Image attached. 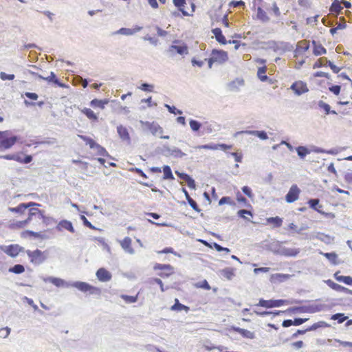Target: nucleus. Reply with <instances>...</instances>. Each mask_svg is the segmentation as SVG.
Segmentation results:
<instances>
[{
  "label": "nucleus",
  "mask_w": 352,
  "mask_h": 352,
  "mask_svg": "<svg viewBox=\"0 0 352 352\" xmlns=\"http://www.w3.org/2000/svg\"><path fill=\"white\" fill-rule=\"evenodd\" d=\"M41 278L43 279V280L44 282H45V283L50 282L58 287H73L82 292H89L90 294H96V293H98L100 292V289L98 288L95 287L85 282L76 281V282L68 283V282H66L65 280H64L63 279H61L60 278L53 277V276H49V277L42 276Z\"/></svg>",
  "instance_id": "1"
},
{
  "label": "nucleus",
  "mask_w": 352,
  "mask_h": 352,
  "mask_svg": "<svg viewBox=\"0 0 352 352\" xmlns=\"http://www.w3.org/2000/svg\"><path fill=\"white\" fill-rule=\"evenodd\" d=\"M169 56H173L177 53L179 55L188 54V46L180 40H175L166 50Z\"/></svg>",
  "instance_id": "2"
},
{
  "label": "nucleus",
  "mask_w": 352,
  "mask_h": 352,
  "mask_svg": "<svg viewBox=\"0 0 352 352\" xmlns=\"http://www.w3.org/2000/svg\"><path fill=\"white\" fill-rule=\"evenodd\" d=\"M2 132L5 133H3L4 134L0 138V152L10 149L19 140V137L16 135L8 138V136L10 134L9 131H3Z\"/></svg>",
  "instance_id": "3"
},
{
  "label": "nucleus",
  "mask_w": 352,
  "mask_h": 352,
  "mask_svg": "<svg viewBox=\"0 0 352 352\" xmlns=\"http://www.w3.org/2000/svg\"><path fill=\"white\" fill-rule=\"evenodd\" d=\"M140 123L144 131H148L154 136L162 135L164 133L163 128L155 122L140 120Z\"/></svg>",
  "instance_id": "4"
},
{
  "label": "nucleus",
  "mask_w": 352,
  "mask_h": 352,
  "mask_svg": "<svg viewBox=\"0 0 352 352\" xmlns=\"http://www.w3.org/2000/svg\"><path fill=\"white\" fill-rule=\"evenodd\" d=\"M44 216L45 215L43 211L38 210L37 208L32 206L28 210V217L24 221H19L17 223V225L19 227H23L29 222H30L31 221H32L34 219L42 220Z\"/></svg>",
  "instance_id": "5"
},
{
  "label": "nucleus",
  "mask_w": 352,
  "mask_h": 352,
  "mask_svg": "<svg viewBox=\"0 0 352 352\" xmlns=\"http://www.w3.org/2000/svg\"><path fill=\"white\" fill-rule=\"evenodd\" d=\"M78 137L82 140L84 142H85L86 144H88L91 148L96 149L98 154L101 156H107L109 157V155L108 152L106 151L104 148L101 146L100 144L96 143L93 139L91 138L83 135H78Z\"/></svg>",
  "instance_id": "6"
},
{
  "label": "nucleus",
  "mask_w": 352,
  "mask_h": 352,
  "mask_svg": "<svg viewBox=\"0 0 352 352\" xmlns=\"http://www.w3.org/2000/svg\"><path fill=\"white\" fill-rule=\"evenodd\" d=\"M26 254L30 258V261L35 265H40L46 259L43 252L38 249L34 251L27 250Z\"/></svg>",
  "instance_id": "7"
},
{
  "label": "nucleus",
  "mask_w": 352,
  "mask_h": 352,
  "mask_svg": "<svg viewBox=\"0 0 352 352\" xmlns=\"http://www.w3.org/2000/svg\"><path fill=\"white\" fill-rule=\"evenodd\" d=\"M153 270H161L162 272L157 274L163 278L169 277L174 272L173 267L170 264L156 263L153 267Z\"/></svg>",
  "instance_id": "8"
},
{
  "label": "nucleus",
  "mask_w": 352,
  "mask_h": 352,
  "mask_svg": "<svg viewBox=\"0 0 352 352\" xmlns=\"http://www.w3.org/2000/svg\"><path fill=\"white\" fill-rule=\"evenodd\" d=\"M287 302L286 300L278 299V300H264L263 298L259 300L258 306H261L265 308L279 307L283 305Z\"/></svg>",
  "instance_id": "9"
},
{
  "label": "nucleus",
  "mask_w": 352,
  "mask_h": 352,
  "mask_svg": "<svg viewBox=\"0 0 352 352\" xmlns=\"http://www.w3.org/2000/svg\"><path fill=\"white\" fill-rule=\"evenodd\" d=\"M1 250L8 256L16 257L19 252H23L24 248L18 244H11L2 247Z\"/></svg>",
  "instance_id": "10"
},
{
  "label": "nucleus",
  "mask_w": 352,
  "mask_h": 352,
  "mask_svg": "<svg viewBox=\"0 0 352 352\" xmlns=\"http://www.w3.org/2000/svg\"><path fill=\"white\" fill-rule=\"evenodd\" d=\"M300 192V190L297 185H292L285 195V201L289 204L294 202L298 199Z\"/></svg>",
  "instance_id": "11"
},
{
  "label": "nucleus",
  "mask_w": 352,
  "mask_h": 352,
  "mask_svg": "<svg viewBox=\"0 0 352 352\" xmlns=\"http://www.w3.org/2000/svg\"><path fill=\"white\" fill-rule=\"evenodd\" d=\"M163 153L165 155H171L174 157L182 158L186 155V153L182 152L180 149L176 147L170 148L167 144L163 145Z\"/></svg>",
  "instance_id": "12"
},
{
  "label": "nucleus",
  "mask_w": 352,
  "mask_h": 352,
  "mask_svg": "<svg viewBox=\"0 0 352 352\" xmlns=\"http://www.w3.org/2000/svg\"><path fill=\"white\" fill-rule=\"evenodd\" d=\"M232 148V145H228L226 144H214L210 143L208 144L199 145L195 147V148L198 149H207V150H218L221 149L222 151H226L228 149H230Z\"/></svg>",
  "instance_id": "13"
},
{
  "label": "nucleus",
  "mask_w": 352,
  "mask_h": 352,
  "mask_svg": "<svg viewBox=\"0 0 352 352\" xmlns=\"http://www.w3.org/2000/svg\"><path fill=\"white\" fill-rule=\"evenodd\" d=\"M211 56L213 57L215 62L219 64L224 63L228 59V53L221 50H212Z\"/></svg>",
  "instance_id": "14"
},
{
  "label": "nucleus",
  "mask_w": 352,
  "mask_h": 352,
  "mask_svg": "<svg viewBox=\"0 0 352 352\" xmlns=\"http://www.w3.org/2000/svg\"><path fill=\"white\" fill-rule=\"evenodd\" d=\"M40 204L34 203V202H28V203H21L19 204L16 207L8 208V210L12 212H16L19 214H23L25 210L28 209L32 206H39Z\"/></svg>",
  "instance_id": "15"
},
{
  "label": "nucleus",
  "mask_w": 352,
  "mask_h": 352,
  "mask_svg": "<svg viewBox=\"0 0 352 352\" xmlns=\"http://www.w3.org/2000/svg\"><path fill=\"white\" fill-rule=\"evenodd\" d=\"M277 254L285 256H296L300 253L299 248H289L286 247H279L278 250H275Z\"/></svg>",
  "instance_id": "16"
},
{
  "label": "nucleus",
  "mask_w": 352,
  "mask_h": 352,
  "mask_svg": "<svg viewBox=\"0 0 352 352\" xmlns=\"http://www.w3.org/2000/svg\"><path fill=\"white\" fill-rule=\"evenodd\" d=\"M290 89L298 96H300L302 94L309 91V89L307 86V84L302 81L294 82L291 85Z\"/></svg>",
  "instance_id": "17"
},
{
  "label": "nucleus",
  "mask_w": 352,
  "mask_h": 352,
  "mask_svg": "<svg viewBox=\"0 0 352 352\" xmlns=\"http://www.w3.org/2000/svg\"><path fill=\"white\" fill-rule=\"evenodd\" d=\"M96 276L98 280L102 283L108 282L112 278L111 274L104 267L99 268L96 271Z\"/></svg>",
  "instance_id": "18"
},
{
  "label": "nucleus",
  "mask_w": 352,
  "mask_h": 352,
  "mask_svg": "<svg viewBox=\"0 0 352 352\" xmlns=\"http://www.w3.org/2000/svg\"><path fill=\"white\" fill-rule=\"evenodd\" d=\"M142 30V26L135 25L133 28H121L118 31L114 32L115 34H122L125 36L133 35Z\"/></svg>",
  "instance_id": "19"
},
{
  "label": "nucleus",
  "mask_w": 352,
  "mask_h": 352,
  "mask_svg": "<svg viewBox=\"0 0 352 352\" xmlns=\"http://www.w3.org/2000/svg\"><path fill=\"white\" fill-rule=\"evenodd\" d=\"M248 134V135H253L257 136L258 138L263 140H265L268 138L267 134L265 131H251V130H245L241 131L236 133L235 135L239 134Z\"/></svg>",
  "instance_id": "20"
},
{
  "label": "nucleus",
  "mask_w": 352,
  "mask_h": 352,
  "mask_svg": "<svg viewBox=\"0 0 352 352\" xmlns=\"http://www.w3.org/2000/svg\"><path fill=\"white\" fill-rule=\"evenodd\" d=\"M131 239L129 236H126L120 242V245L125 252L130 254H133L135 251L131 247Z\"/></svg>",
  "instance_id": "21"
},
{
  "label": "nucleus",
  "mask_w": 352,
  "mask_h": 352,
  "mask_svg": "<svg viewBox=\"0 0 352 352\" xmlns=\"http://www.w3.org/2000/svg\"><path fill=\"white\" fill-rule=\"evenodd\" d=\"M56 228L59 232L62 231L63 229H65L72 233H74L75 232L72 223L67 220H61L58 223Z\"/></svg>",
  "instance_id": "22"
},
{
  "label": "nucleus",
  "mask_w": 352,
  "mask_h": 352,
  "mask_svg": "<svg viewBox=\"0 0 352 352\" xmlns=\"http://www.w3.org/2000/svg\"><path fill=\"white\" fill-rule=\"evenodd\" d=\"M117 132L122 140L126 141L128 143H130L131 138L128 129L125 126L122 125L118 126Z\"/></svg>",
  "instance_id": "23"
},
{
  "label": "nucleus",
  "mask_w": 352,
  "mask_h": 352,
  "mask_svg": "<svg viewBox=\"0 0 352 352\" xmlns=\"http://www.w3.org/2000/svg\"><path fill=\"white\" fill-rule=\"evenodd\" d=\"M244 85V80L241 78H236L228 84V87L231 91H239V87Z\"/></svg>",
  "instance_id": "24"
},
{
  "label": "nucleus",
  "mask_w": 352,
  "mask_h": 352,
  "mask_svg": "<svg viewBox=\"0 0 352 352\" xmlns=\"http://www.w3.org/2000/svg\"><path fill=\"white\" fill-rule=\"evenodd\" d=\"M320 200L318 199H310L307 204H309V208L311 209L317 211L318 212L324 214V215H329V214H327L324 212H322L320 210V208L322 206L319 204Z\"/></svg>",
  "instance_id": "25"
},
{
  "label": "nucleus",
  "mask_w": 352,
  "mask_h": 352,
  "mask_svg": "<svg viewBox=\"0 0 352 352\" xmlns=\"http://www.w3.org/2000/svg\"><path fill=\"white\" fill-rule=\"evenodd\" d=\"M212 33L214 35L217 41L220 44L226 45L228 43L220 28H216L212 29Z\"/></svg>",
  "instance_id": "26"
},
{
  "label": "nucleus",
  "mask_w": 352,
  "mask_h": 352,
  "mask_svg": "<svg viewBox=\"0 0 352 352\" xmlns=\"http://www.w3.org/2000/svg\"><path fill=\"white\" fill-rule=\"evenodd\" d=\"M232 329L234 331L240 333L243 338H249V339H254L255 338L254 333L252 332L249 330L242 329L240 327H232Z\"/></svg>",
  "instance_id": "27"
},
{
  "label": "nucleus",
  "mask_w": 352,
  "mask_h": 352,
  "mask_svg": "<svg viewBox=\"0 0 352 352\" xmlns=\"http://www.w3.org/2000/svg\"><path fill=\"white\" fill-rule=\"evenodd\" d=\"M182 192L184 193L186 199L188 204L190 205V206L194 210L199 212L201 211V210L199 209L197 202L190 197V196L188 192L186 190V189L183 188H182Z\"/></svg>",
  "instance_id": "28"
},
{
  "label": "nucleus",
  "mask_w": 352,
  "mask_h": 352,
  "mask_svg": "<svg viewBox=\"0 0 352 352\" xmlns=\"http://www.w3.org/2000/svg\"><path fill=\"white\" fill-rule=\"evenodd\" d=\"M339 272H337L333 274V276L337 281L344 283L347 285H352V277L349 276L339 275Z\"/></svg>",
  "instance_id": "29"
},
{
  "label": "nucleus",
  "mask_w": 352,
  "mask_h": 352,
  "mask_svg": "<svg viewBox=\"0 0 352 352\" xmlns=\"http://www.w3.org/2000/svg\"><path fill=\"white\" fill-rule=\"evenodd\" d=\"M312 44L314 45L313 53L314 55L320 56L327 53V50L321 44H318L315 41H312Z\"/></svg>",
  "instance_id": "30"
},
{
  "label": "nucleus",
  "mask_w": 352,
  "mask_h": 352,
  "mask_svg": "<svg viewBox=\"0 0 352 352\" xmlns=\"http://www.w3.org/2000/svg\"><path fill=\"white\" fill-rule=\"evenodd\" d=\"M313 239H318L327 244L331 243L333 240V238L331 236L322 232H318L314 236H313Z\"/></svg>",
  "instance_id": "31"
},
{
  "label": "nucleus",
  "mask_w": 352,
  "mask_h": 352,
  "mask_svg": "<svg viewBox=\"0 0 352 352\" xmlns=\"http://www.w3.org/2000/svg\"><path fill=\"white\" fill-rule=\"evenodd\" d=\"M189 307L180 303L177 298L175 299V303L171 306L170 310L181 311L182 310H185L186 312L189 311Z\"/></svg>",
  "instance_id": "32"
},
{
  "label": "nucleus",
  "mask_w": 352,
  "mask_h": 352,
  "mask_svg": "<svg viewBox=\"0 0 352 352\" xmlns=\"http://www.w3.org/2000/svg\"><path fill=\"white\" fill-rule=\"evenodd\" d=\"M173 4L178 10L182 13L184 16H188L189 14L185 10L184 6L186 4V0H173Z\"/></svg>",
  "instance_id": "33"
},
{
  "label": "nucleus",
  "mask_w": 352,
  "mask_h": 352,
  "mask_svg": "<svg viewBox=\"0 0 352 352\" xmlns=\"http://www.w3.org/2000/svg\"><path fill=\"white\" fill-rule=\"evenodd\" d=\"M256 18L263 23H267L270 21V17L261 7H258L257 8Z\"/></svg>",
  "instance_id": "34"
},
{
  "label": "nucleus",
  "mask_w": 352,
  "mask_h": 352,
  "mask_svg": "<svg viewBox=\"0 0 352 352\" xmlns=\"http://www.w3.org/2000/svg\"><path fill=\"white\" fill-rule=\"evenodd\" d=\"M295 149L297 152L298 157L300 159H304L306 157V155L309 154L311 152L310 150L305 146H299L296 147Z\"/></svg>",
  "instance_id": "35"
},
{
  "label": "nucleus",
  "mask_w": 352,
  "mask_h": 352,
  "mask_svg": "<svg viewBox=\"0 0 352 352\" xmlns=\"http://www.w3.org/2000/svg\"><path fill=\"white\" fill-rule=\"evenodd\" d=\"M318 105L320 109H322L325 111V113L327 115L330 114V113L335 114V115L337 114V112L336 111L331 110V107L329 104L323 102L322 100H320L318 103Z\"/></svg>",
  "instance_id": "36"
},
{
  "label": "nucleus",
  "mask_w": 352,
  "mask_h": 352,
  "mask_svg": "<svg viewBox=\"0 0 352 352\" xmlns=\"http://www.w3.org/2000/svg\"><path fill=\"white\" fill-rule=\"evenodd\" d=\"M324 305L321 304H311L307 305V313L314 314L322 311Z\"/></svg>",
  "instance_id": "37"
},
{
  "label": "nucleus",
  "mask_w": 352,
  "mask_h": 352,
  "mask_svg": "<svg viewBox=\"0 0 352 352\" xmlns=\"http://www.w3.org/2000/svg\"><path fill=\"white\" fill-rule=\"evenodd\" d=\"M267 222L273 224L274 228H280L282 226L283 219L278 216L269 217L267 219Z\"/></svg>",
  "instance_id": "38"
},
{
  "label": "nucleus",
  "mask_w": 352,
  "mask_h": 352,
  "mask_svg": "<svg viewBox=\"0 0 352 352\" xmlns=\"http://www.w3.org/2000/svg\"><path fill=\"white\" fill-rule=\"evenodd\" d=\"M267 68L265 66L261 67L258 69L257 76L262 82H265L268 79V76L265 75Z\"/></svg>",
  "instance_id": "39"
},
{
  "label": "nucleus",
  "mask_w": 352,
  "mask_h": 352,
  "mask_svg": "<svg viewBox=\"0 0 352 352\" xmlns=\"http://www.w3.org/2000/svg\"><path fill=\"white\" fill-rule=\"evenodd\" d=\"M163 173H164V176H163L164 179H174V176L173 175L171 168L169 166H168V165L164 166Z\"/></svg>",
  "instance_id": "40"
},
{
  "label": "nucleus",
  "mask_w": 352,
  "mask_h": 352,
  "mask_svg": "<svg viewBox=\"0 0 352 352\" xmlns=\"http://www.w3.org/2000/svg\"><path fill=\"white\" fill-rule=\"evenodd\" d=\"M221 274L228 280H231L234 276V270L233 268L227 267L221 271Z\"/></svg>",
  "instance_id": "41"
},
{
  "label": "nucleus",
  "mask_w": 352,
  "mask_h": 352,
  "mask_svg": "<svg viewBox=\"0 0 352 352\" xmlns=\"http://www.w3.org/2000/svg\"><path fill=\"white\" fill-rule=\"evenodd\" d=\"M21 236L23 237H26L27 236H34V238L43 239V235L41 232H36L31 230H26L23 232Z\"/></svg>",
  "instance_id": "42"
},
{
  "label": "nucleus",
  "mask_w": 352,
  "mask_h": 352,
  "mask_svg": "<svg viewBox=\"0 0 352 352\" xmlns=\"http://www.w3.org/2000/svg\"><path fill=\"white\" fill-rule=\"evenodd\" d=\"M329 327V324L327 322H325L324 321H320V322L314 323L311 326L309 327L307 329V331H315L317 329L320 328V327Z\"/></svg>",
  "instance_id": "43"
},
{
  "label": "nucleus",
  "mask_w": 352,
  "mask_h": 352,
  "mask_svg": "<svg viewBox=\"0 0 352 352\" xmlns=\"http://www.w3.org/2000/svg\"><path fill=\"white\" fill-rule=\"evenodd\" d=\"M82 112L90 120H97L98 116L95 114V113L89 108H84L82 110Z\"/></svg>",
  "instance_id": "44"
},
{
  "label": "nucleus",
  "mask_w": 352,
  "mask_h": 352,
  "mask_svg": "<svg viewBox=\"0 0 352 352\" xmlns=\"http://www.w3.org/2000/svg\"><path fill=\"white\" fill-rule=\"evenodd\" d=\"M24 271H25V267L23 265H21V264H16L13 267H10L9 269V272L16 274H20L24 272Z\"/></svg>",
  "instance_id": "45"
},
{
  "label": "nucleus",
  "mask_w": 352,
  "mask_h": 352,
  "mask_svg": "<svg viewBox=\"0 0 352 352\" xmlns=\"http://www.w3.org/2000/svg\"><path fill=\"white\" fill-rule=\"evenodd\" d=\"M342 10V7L340 5V3L338 0H335L330 8V10L333 12H336L338 14L341 12Z\"/></svg>",
  "instance_id": "46"
},
{
  "label": "nucleus",
  "mask_w": 352,
  "mask_h": 352,
  "mask_svg": "<svg viewBox=\"0 0 352 352\" xmlns=\"http://www.w3.org/2000/svg\"><path fill=\"white\" fill-rule=\"evenodd\" d=\"M332 320H337L338 323H342L344 322L348 317L345 316L344 314L337 313L331 316Z\"/></svg>",
  "instance_id": "47"
},
{
  "label": "nucleus",
  "mask_w": 352,
  "mask_h": 352,
  "mask_svg": "<svg viewBox=\"0 0 352 352\" xmlns=\"http://www.w3.org/2000/svg\"><path fill=\"white\" fill-rule=\"evenodd\" d=\"M189 124L192 131L195 132L198 131L201 126V124L199 122L192 119L190 120Z\"/></svg>",
  "instance_id": "48"
},
{
  "label": "nucleus",
  "mask_w": 352,
  "mask_h": 352,
  "mask_svg": "<svg viewBox=\"0 0 352 352\" xmlns=\"http://www.w3.org/2000/svg\"><path fill=\"white\" fill-rule=\"evenodd\" d=\"M120 297L126 302V303H133L138 300V296H129L126 294H122Z\"/></svg>",
  "instance_id": "49"
},
{
  "label": "nucleus",
  "mask_w": 352,
  "mask_h": 352,
  "mask_svg": "<svg viewBox=\"0 0 352 352\" xmlns=\"http://www.w3.org/2000/svg\"><path fill=\"white\" fill-rule=\"evenodd\" d=\"M323 256L326 257L333 264H336L337 254L335 252L322 253Z\"/></svg>",
  "instance_id": "50"
},
{
  "label": "nucleus",
  "mask_w": 352,
  "mask_h": 352,
  "mask_svg": "<svg viewBox=\"0 0 352 352\" xmlns=\"http://www.w3.org/2000/svg\"><path fill=\"white\" fill-rule=\"evenodd\" d=\"M324 283H325L330 288L335 291L338 292L339 289H340V285L334 283L331 279L324 280Z\"/></svg>",
  "instance_id": "51"
},
{
  "label": "nucleus",
  "mask_w": 352,
  "mask_h": 352,
  "mask_svg": "<svg viewBox=\"0 0 352 352\" xmlns=\"http://www.w3.org/2000/svg\"><path fill=\"white\" fill-rule=\"evenodd\" d=\"M38 78L40 79L47 80L48 82H54L55 81L58 82V78H56V74L53 72H50V76L48 77H43L41 75H38Z\"/></svg>",
  "instance_id": "52"
},
{
  "label": "nucleus",
  "mask_w": 352,
  "mask_h": 352,
  "mask_svg": "<svg viewBox=\"0 0 352 352\" xmlns=\"http://www.w3.org/2000/svg\"><path fill=\"white\" fill-rule=\"evenodd\" d=\"M154 85L152 84H148L147 82L142 83L139 89L144 91L146 92H153V91Z\"/></svg>",
  "instance_id": "53"
},
{
  "label": "nucleus",
  "mask_w": 352,
  "mask_h": 352,
  "mask_svg": "<svg viewBox=\"0 0 352 352\" xmlns=\"http://www.w3.org/2000/svg\"><path fill=\"white\" fill-rule=\"evenodd\" d=\"M326 61H328L327 58H320L317 60V61L314 64L313 68H319L324 66H326Z\"/></svg>",
  "instance_id": "54"
},
{
  "label": "nucleus",
  "mask_w": 352,
  "mask_h": 352,
  "mask_svg": "<svg viewBox=\"0 0 352 352\" xmlns=\"http://www.w3.org/2000/svg\"><path fill=\"white\" fill-rule=\"evenodd\" d=\"M164 107L168 109V111L173 114L175 115H181L182 113V111L179 109H177L175 106H170L168 104H165Z\"/></svg>",
  "instance_id": "55"
},
{
  "label": "nucleus",
  "mask_w": 352,
  "mask_h": 352,
  "mask_svg": "<svg viewBox=\"0 0 352 352\" xmlns=\"http://www.w3.org/2000/svg\"><path fill=\"white\" fill-rule=\"evenodd\" d=\"M237 214L239 217H240L241 218H243L245 220H248L249 221H251L249 219H248L245 214H248V215H250V216H252V213L250 210H245V209H241L238 211L237 212Z\"/></svg>",
  "instance_id": "56"
},
{
  "label": "nucleus",
  "mask_w": 352,
  "mask_h": 352,
  "mask_svg": "<svg viewBox=\"0 0 352 352\" xmlns=\"http://www.w3.org/2000/svg\"><path fill=\"white\" fill-rule=\"evenodd\" d=\"M159 254H168V253H171L173 254H174L175 256H179V257H181V255L175 252L173 248H170V247H168V248H164L162 250L158 252Z\"/></svg>",
  "instance_id": "57"
},
{
  "label": "nucleus",
  "mask_w": 352,
  "mask_h": 352,
  "mask_svg": "<svg viewBox=\"0 0 352 352\" xmlns=\"http://www.w3.org/2000/svg\"><path fill=\"white\" fill-rule=\"evenodd\" d=\"M298 44H300V52H306L309 48V43L305 40L298 42Z\"/></svg>",
  "instance_id": "58"
},
{
  "label": "nucleus",
  "mask_w": 352,
  "mask_h": 352,
  "mask_svg": "<svg viewBox=\"0 0 352 352\" xmlns=\"http://www.w3.org/2000/svg\"><path fill=\"white\" fill-rule=\"evenodd\" d=\"M283 311H261V313H258V316H265L273 315V316H276L279 315Z\"/></svg>",
  "instance_id": "59"
},
{
  "label": "nucleus",
  "mask_w": 352,
  "mask_h": 352,
  "mask_svg": "<svg viewBox=\"0 0 352 352\" xmlns=\"http://www.w3.org/2000/svg\"><path fill=\"white\" fill-rule=\"evenodd\" d=\"M90 104L92 107H94V108L98 107L101 109H104V106H102V104L101 100H99V99H93L91 101Z\"/></svg>",
  "instance_id": "60"
},
{
  "label": "nucleus",
  "mask_w": 352,
  "mask_h": 352,
  "mask_svg": "<svg viewBox=\"0 0 352 352\" xmlns=\"http://www.w3.org/2000/svg\"><path fill=\"white\" fill-rule=\"evenodd\" d=\"M14 74H8L5 72H1L0 73V78L2 80H12L14 79Z\"/></svg>",
  "instance_id": "61"
},
{
  "label": "nucleus",
  "mask_w": 352,
  "mask_h": 352,
  "mask_svg": "<svg viewBox=\"0 0 352 352\" xmlns=\"http://www.w3.org/2000/svg\"><path fill=\"white\" fill-rule=\"evenodd\" d=\"M242 191L249 198H252L253 196H254V195L252 193V189L249 186H243L242 188Z\"/></svg>",
  "instance_id": "62"
},
{
  "label": "nucleus",
  "mask_w": 352,
  "mask_h": 352,
  "mask_svg": "<svg viewBox=\"0 0 352 352\" xmlns=\"http://www.w3.org/2000/svg\"><path fill=\"white\" fill-rule=\"evenodd\" d=\"M143 39L144 41H148L150 42L151 44L156 46L158 44V40L156 38L151 37L149 35H146L143 37Z\"/></svg>",
  "instance_id": "63"
},
{
  "label": "nucleus",
  "mask_w": 352,
  "mask_h": 352,
  "mask_svg": "<svg viewBox=\"0 0 352 352\" xmlns=\"http://www.w3.org/2000/svg\"><path fill=\"white\" fill-rule=\"evenodd\" d=\"M80 219L82 220V223H83V225L87 228H89L91 229H96V228L91 223V222H89L87 219L84 216V215H81L80 216Z\"/></svg>",
  "instance_id": "64"
}]
</instances>
